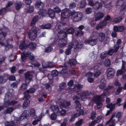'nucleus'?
<instances>
[{
	"label": "nucleus",
	"mask_w": 126,
	"mask_h": 126,
	"mask_svg": "<svg viewBox=\"0 0 126 126\" xmlns=\"http://www.w3.org/2000/svg\"><path fill=\"white\" fill-rule=\"evenodd\" d=\"M91 93L89 92L83 91L82 92L77 94L73 97V99L75 101V103L76 104V108L80 109L81 107V104L80 102L77 100L81 98L83 101H85L87 98L88 96L90 95Z\"/></svg>",
	"instance_id": "1"
},
{
	"label": "nucleus",
	"mask_w": 126,
	"mask_h": 126,
	"mask_svg": "<svg viewBox=\"0 0 126 126\" xmlns=\"http://www.w3.org/2000/svg\"><path fill=\"white\" fill-rule=\"evenodd\" d=\"M71 14L72 19L74 22H78L82 19V14L81 12H76L75 10H73Z\"/></svg>",
	"instance_id": "2"
},
{
	"label": "nucleus",
	"mask_w": 126,
	"mask_h": 126,
	"mask_svg": "<svg viewBox=\"0 0 126 126\" xmlns=\"http://www.w3.org/2000/svg\"><path fill=\"white\" fill-rule=\"evenodd\" d=\"M39 28L36 27L32 29V32H29L28 33L29 38L32 41H33L36 39L37 35L39 34Z\"/></svg>",
	"instance_id": "3"
},
{
	"label": "nucleus",
	"mask_w": 126,
	"mask_h": 126,
	"mask_svg": "<svg viewBox=\"0 0 126 126\" xmlns=\"http://www.w3.org/2000/svg\"><path fill=\"white\" fill-rule=\"evenodd\" d=\"M72 12L69 9L66 8L63 10L61 14V19L64 20L69 17L71 16Z\"/></svg>",
	"instance_id": "4"
},
{
	"label": "nucleus",
	"mask_w": 126,
	"mask_h": 126,
	"mask_svg": "<svg viewBox=\"0 0 126 126\" xmlns=\"http://www.w3.org/2000/svg\"><path fill=\"white\" fill-rule=\"evenodd\" d=\"M97 37L96 36H93L90 37L88 39H86L84 42L85 44H89L92 46L95 45L97 43L98 40Z\"/></svg>",
	"instance_id": "5"
},
{
	"label": "nucleus",
	"mask_w": 126,
	"mask_h": 126,
	"mask_svg": "<svg viewBox=\"0 0 126 126\" xmlns=\"http://www.w3.org/2000/svg\"><path fill=\"white\" fill-rule=\"evenodd\" d=\"M29 114L30 111L29 110H24L20 117L17 118L16 123L19 124H21L22 120H23L24 118H27L29 116Z\"/></svg>",
	"instance_id": "6"
},
{
	"label": "nucleus",
	"mask_w": 126,
	"mask_h": 126,
	"mask_svg": "<svg viewBox=\"0 0 126 126\" xmlns=\"http://www.w3.org/2000/svg\"><path fill=\"white\" fill-rule=\"evenodd\" d=\"M102 98V95H96L93 99V100L97 105V108L99 109H101L102 106V103L101 102Z\"/></svg>",
	"instance_id": "7"
},
{
	"label": "nucleus",
	"mask_w": 126,
	"mask_h": 126,
	"mask_svg": "<svg viewBox=\"0 0 126 126\" xmlns=\"http://www.w3.org/2000/svg\"><path fill=\"white\" fill-rule=\"evenodd\" d=\"M117 5L121 6L120 12L126 11V2L124 0H118L116 3Z\"/></svg>",
	"instance_id": "8"
},
{
	"label": "nucleus",
	"mask_w": 126,
	"mask_h": 126,
	"mask_svg": "<svg viewBox=\"0 0 126 126\" xmlns=\"http://www.w3.org/2000/svg\"><path fill=\"white\" fill-rule=\"evenodd\" d=\"M50 108L53 112L54 113H57L59 112H60L62 115H64L65 113V111L64 110H63V109H61V110H60L59 108L57 105H52L51 107Z\"/></svg>",
	"instance_id": "9"
},
{
	"label": "nucleus",
	"mask_w": 126,
	"mask_h": 126,
	"mask_svg": "<svg viewBox=\"0 0 126 126\" xmlns=\"http://www.w3.org/2000/svg\"><path fill=\"white\" fill-rule=\"evenodd\" d=\"M29 40H25L21 41L19 46V48L21 50H23L28 48Z\"/></svg>",
	"instance_id": "10"
},
{
	"label": "nucleus",
	"mask_w": 126,
	"mask_h": 126,
	"mask_svg": "<svg viewBox=\"0 0 126 126\" xmlns=\"http://www.w3.org/2000/svg\"><path fill=\"white\" fill-rule=\"evenodd\" d=\"M57 104H58L60 105V107L61 109H62L63 108H66L70 106L71 104V102L70 101L63 102L62 103V100L61 99H58L57 101Z\"/></svg>",
	"instance_id": "11"
},
{
	"label": "nucleus",
	"mask_w": 126,
	"mask_h": 126,
	"mask_svg": "<svg viewBox=\"0 0 126 126\" xmlns=\"http://www.w3.org/2000/svg\"><path fill=\"white\" fill-rule=\"evenodd\" d=\"M115 72V70L113 68L110 67L108 68L106 71L108 79H109L112 78Z\"/></svg>",
	"instance_id": "12"
},
{
	"label": "nucleus",
	"mask_w": 126,
	"mask_h": 126,
	"mask_svg": "<svg viewBox=\"0 0 126 126\" xmlns=\"http://www.w3.org/2000/svg\"><path fill=\"white\" fill-rule=\"evenodd\" d=\"M58 28L60 31H63L66 29L67 26V24L64 22H59L57 24Z\"/></svg>",
	"instance_id": "13"
},
{
	"label": "nucleus",
	"mask_w": 126,
	"mask_h": 126,
	"mask_svg": "<svg viewBox=\"0 0 126 126\" xmlns=\"http://www.w3.org/2000/svg\"><path fill=\"white\" fill-rule=\"evenodd\" d=\"M32 75L29 71L27 72L25 74V82L27 83L28 84H29L32 80Z\"/></svg>",
	"instance_id": "14"
},
{
	"label": "nucleus",
	"mask_w": 126,
	"mask_h": 126,
	"mask_svg": "<svg viewBox=\"0 0 126 126\" xmlns=\"http://www.w3.org/2000/svg\"><path fill=\"white\" fill-rule=\"evenodd\" d=\"M35 6L36 9L39 10L43 8L45 4L41 1V0H39L36 1Z\"/></svg>",
	"instance_id": "15"
},
{
	"label": "nucleus",
	"mask_w": 126,
	"mask_h": 126,
	"mask_svg": "<svg viewBox=\"0 0 126 126\" xmlns=\"http://www.w3.org/2000/svg\"><path fill=\"white\" fill-rule=\"evenodd\" d=\"M104 16V14L102 13L99 12L96 13L95 16V20L96 21L99 20Z\"/></svg>",
	"instance_id": "16"
},
{
	"label": "nucleus",
	"mask_w": 126,
	"mask_h": 126,
	"mask_svg": "<svg viewBox=\"0 0 126 126\" xmlns=\"http://www.w3.org/2000/svg\"><path fill=\"white\" fill-rule=\"evenodd\" d=\"M35 91V89L34 88H31L30 90H28L25 92L24 95L25 98H31V96L30 95V93H32Z\"/></svg>",
	"instance_id": "17"
},
{
	"label": "nucleus",
	"mask_w": 126,
	"mask_h": 126,
	"mask_svg": "<svg viewBox=\"0 0 126 126\" xmlns=\"http://www.w3.org/2000/svg\"><path fill=\"white\" fill-rule=\"evenodd\" d=\"M30 98H25V95H24V97L23 98V99L25 100L23 105V107L24 109L26 108L29 105L30 101L29 99Z\"/></svg>",
	"instance_id": "18"
},
{
	"label": "nucleus",
	"mask_w": 126,
	"mask_h": 126,
	"mask_svg": "<svg viewBox=\"0 0 126 126\" xmlns=\"http://www.w3.org/2000/svg\"><path fill=\"white\" fill-rule=\"evenodd\" d=\"M67 41L65 39L61 38L59 40L58 44L61 47H64L66 45Z\"/></svg>",
	"instance_id": "19"
},
{
	"label": "nucleus",
	"mask_w": 126,
	"mask_h": 126,
	"mask_svg": "<svg viewBox=\"0 0 126 126\" xmlns=\"http://www.w3.org/2000/svg\"><path fill=\"white\" fill-rule=\"evenodd\" d=\"M48 15L49 17L51 19H53L56 16L55 12L54 11L53 9H49L48 11Z\"/></svg>",
	"instance_id": "20"
},
{
	"label": "nucleus",
	"mask_w": 126,
	"mask_h": 126,
	"mask_svg": "<svg viewBox=\"0 0 126 126\" xmlns=\"http://www.w3.org/2000/svg\"><path fill=\"white\" fill-rule=\"evenodd\" d=\"M17 103V101L14 100L11 101L10 102L8 100L5 101L4 104L5 106H7L11 105L14 106L16 105Z\"/></svg>",
	"instance_id": "21"
},
{
	"label": "nucleus",
	"mask_w": 126,
	"mask_h": 126,
	"mask_svg": "<svg viewBox=\"0 0 126 126\" xmlns=\"http://www.w3.org/2000/svg\"><path fill=\"white\" fill-rule=\"evenodd\" d=\"M93 6L94 9L96 11L98 10L100 8L102 7V5L101 2L98 1L96 2L94 4Z\"/></svg>",
	"instance_id": "22"
},
{
	"label": "nucleus",
	"mask_w": 126,
	"mask_h": 126,
	"mask_svg": "<svg viewBox=\"0 0 126 126\" xmlns=\"http://www.w3.org/2000/svg\"><path fill=\"white\" fill-rule=\"evenodd\" d=\"M126 71V70L125 68V65L122 64V66L121 69L118 70L117 71V76H119L121 75L122 74L125 73Z\"/></svg>",
	"instance_id": "23"
},
{
	"label": "nucleus",
	"mask_w": 126,
	"mask_h": 126,
	"mask_svg": "<svg viewBox=\"0 0 126 126\" xmlns=\"http://www.w3.org/2000/svg\"><path fill=\"white\" fill-rule=\"evenodd\" d=\"M21 58L22 61H25L26 59V57L29 56V53L28 52L25 51L21 54Z\"/></svg>",
	"instance_id": "24"
},
{
	"label": "nucleus",
	"mask_w": 126,
	"mask_h": 126,
	"mask_svg": "<svg viewBox=\"0 0 126 126\" xmlns=\"http://www.w3.org/2000/svg\"><path fill=\"white\" fill-rule=\"evenodd\" d=\"M37 46L36 44L33 42H30L29 41L28 48H29L32 50H34L35 49Z\"/></svg>",
	"instance_id": "25"
},
{
	"label": "nucleus",
	"mask_w": 126,
	"mask_h": 126,
	"mask_svg": "<svg viewBox=\"0 0 126 126\" xmlns=\"http://www.w3.org/2000/svg\"><path fill=\"white\" fill-rule=\"evenodd\" d=\"M7 32H4L3 29L0 28V40L2 39H5L7 35Z\"/></svg>",
	"instance_id": "26"
},
{
	"label": "nucleus",
	"mask_w": 126,
	"mask_h": 126,
	"mask_svg": "<svg viewBox=\"0 0 126 126\" xmlns=\"http://www.w3.org/2000/svg\"><path fill=\"white\" fill-rule=\"evenodd\" d=\"M94 71L95 72L94 74L95 77H97L101 74V72L100 71V69L98 66H95L94 67Z\"/></svg>",
	"instance_id": "27"
},
{
	"label": "nucleus",
	"mask_w": 126,
	"mask_h": 126,
	"mask_svg": "<svg viewBox=\"0 0 126 126\" xmlns=\"http://www.w3.org/2000/svg\"><path fill=\"white\" fill-rule=\"evenodd\" d=\"M105 37V34L102 32H100L98 35V38L99 40L101 42H103Z\"/></svg>",
	"instance_id": "28"
},
{
	"label": "nucleus",
	"mask_w": 126,
	"mask_h": 126,
	"mask_svg": "<svg viewBox=\"0 0 126 126\" xmlns=\"http://www.w3.org/2000/svg\"><path fill=\"white\" fill-rule=\"evenodd\" d=\"M38 16L37 15L33 17L30 25L31 26H33L38 21Z\"/></svg>",
	"instance_id": "29"
},
{
	"label": "nucleus",
	"mask_w": 126,
	"mask_h": 126,
	"mask_svg": "<svg viewBox=\"0 0 126 126\" xmlns=\"http://www.w3.org/2000/svg\"><path fill=\"white\" fill-rule=\"evenodd\" d=\"M26 12L27 13L31 14L32 13L33 11L34 10V7L33 6H30L27 7L26 9Z\"/></svg>",
	"instance_id": "30"
},
{
	"label": "nucleus",
	"mask_w": 126,
	"mask_h": 126,
	"mask_svg": "<svg viewBox=\"0 0 126 126\" xmlns=\"http://www.w3.org/2000/svg\"><path fill=\"white\" fill-rule=\"evenodd\" d=\"M39 10V13L40 15L43 16H45L47 15V12L46 10L43 8Z\"/></svg>",
	"instance_id": "31"
},
{
	"label": "nucleus",
	"mask_w": 126,
	"mask_h": 126,
	"mask_svg": "<svg viewBox=\"0 0 126 126\" xmlns=\"http://www.w3.org/2000/svg\"><path fill=\"white\" fill-rule=\"evenodd\" d=\"M4 47L5 50L6 51L9 50V48H12L13 47V45L9 44L8 42L6 43V45L5 44Z\"/></svg>",
	"instance_id": "32"
},
{
	"label": "nucleus",
	"mask_w": 126,
	"mask_h": 126,
	"mask_svg": "<svg viewBox=\"0 0 126 126\" xmlns=\"http://www.w3.org/2000/svg\"><path fill=\"white\" fill-rule=\"evenodd\" d=\"M66 32L68 34H73L75 32V30L73 28L70 27L67 29Z\"/></svg>",
	"instance_id": "33"
},
{
	"label": "nucleus",
	"mask_w": 126,
	"mask_h": 126,
	"mask_svg": "<svg viewBox=\"0 0 126 126\" xmlns=\"http://www.w3.org/2000/svg\"><path fill=\"white\" fill-rule=\"evenodd\" d=\"M58 33L60 35V36H62V38L63 39L67 37V34H68L66 32H64L63 31H60Z\"/></svg>",
	"instance_id": "34"
},
{
	"label": "nucleus",
	"mask_w": 126,
	"mask_h": 126,
	"mask_svg": "<svg viewBox=\"0 0 126 126\" xmlns=\"http://www.w3.org/2000/svg\"><path fill=\"white\" fill-rule=\"evenodd\" d=\"M51 25L50 24L47 23L45 25L41 26V28L43 29H49L51 28Z\"/></svg>",
	"instance_id": "35"
},
{
	"label": "nucleus",
	"mask_w": 126,
	"mask_h": 126,
	"mask_svg": "<svg viewBox=\"0 0 126 126\" xmlns=\"http://www.w3.org/2000/svg\"><path fill=\"white\" fill-rule=\"evenodd\" d=\"M12 97V94L11 93H7L5 94V98L9 101L11 99Z\"/></svg>",
	"instance_id": "36"
},
{
	"label": "nucleus",
	"mask_w": 126,
	"mask_h": 126,
	"mask_svg": "<svg viewBox=\"0 0 126 126\" xmlns=\"http://www.w3.org/2000/svg\"><path fill=\"white\" fill-rule=\"evenodd\" d=\"M86 0H81L80 1V7L81 8H83L86 6Z\"/></svg>",
	"instance_id": "37"
},
{
	"label": "nucleus",
	"mask_w": 126,
	"mask_h": 126,
	"mask_svg": "<svg viewBox=\"0 0 126 126\" xmlns=\"http://www.w3.org/2000/svg\"><path fill=\"white\" fill-rule=\"evenodd\" d=\"M77 61L76 60L74 59H71L69 60V63L71 66H74L77 64Z\"/></svg>",
	"instance_id": "38"
},
{
	"label": "nucleus",
	"mask_w": 126,
	"mask_h": 126,
	"mask_svg": "<svg viewBox=\"0 0 126 126\" xmlns=\"http://www.w3.org/2000/svg\"><path fill=\"white\" fill-rule=\"evenodd\" d=\"M115 106V104H113L111 103H110L108 104L106 106V107L108 108H110V110L111 111H112L113 110Z\"/></svg>",
	"instance_id": "39"
},
{
	"label": "nucleus",
	"mask_w": 126,
	"mask_h": 126,
	"mask_svg": "<svg viewBox=\"0 0 126 126\" xmlns=\"http://www.w3.org/2000/svg\"><path fill=\"white\" fill-rule=\"evenodd\" d=\"M14 110V108L11 107H9L6 110L4 111V112L6 114L11 113Z\"/></svg>",
	"instance_id": "40"
},
{
	"label": "nucleus",
	"mask_w": 126,
	"mask_h": 126,
	"mask_svg": "<svg viewBox=\"0 0 126 126\" xmlns=\"http://www.w3.org/2000/svg\"><path fill=\"white\" fill-rule=\"evenodd\" d=\"M110 61L109 59H106L104 63V64L105 66L107 67H108L110 65Z\"/></svg>",
	"instance_id": "41"
},
{
	"label": "nucleus",
	"mask_w": 126,
	"mask_h": 126,
	"mask_svg": "<svg viewBox=\"0 0 126 126\" xmlns=\"http://www.w3.org/2000/svg\"><path fill=\"white\" fill-rule=\"evenodd\" d=\"M53 10L54 11L55 13H59L61 12V9L59 8V6H55L53 8Z\"/></svg>",
	"instance_id": "42"
},
{
	"label": "nucleus",
	"mask_w": 126,
	"mask_h": 126,
	"mask_svg": "<svg viewBox=\"0 0 126 126\" xmlns=\"http://www.w3.org/2000/svg\"><path fill=\"white\" fill-rule=\"evenodd\" d=\"M59 72L56 70H53L51 72V74L53 77H55L57 76Z\"/></svg>",
	"instance_id": "43"
},
{
	"label": "nucleus",
	"mask_w": 126,
	"mask_h": 126,
	"mask_svg": "<svg viewBox=\"0 0 126 126\" xmlns=\"http://www.w3.org/2000/svg\"><path fill=\"white\" fill-rule=\"evenodd\" d=\"M28 84L26 82L25 83H22L21 86V89L23 90L26 89L28 87L27 84Z\"/></svg>",
	"instance_id": "44"
},
{
	"label": "nucleus",
	"mask_w": 126,
	"mask_h": 126,
	"mask_svg": "<svg viewBox=\"0 0 126 126\" xmlns=\"http://www.w3.org/2000/svg\"><path fill=\"white\" fill-rule=\"evenodd\" d=\"M93 11L92 8L90 7L86 8L85 10V12L86 14H89L91 13Z\"/></svg>",
	"instance_id": "45"
},
{
	"label": "nucleus",
	"mask_w": 126,
	"mask_h": 126,
	"mask_svg": "<svg viewBox=\"0 0 126 126\" xmlns=\"http://www.w3.org/2000/svg\"><path fill=\"white\" fill-rule=\"evenodd\" d=\"M96 113L95 112H93L91 114V115L90 117V118L93 120H94L96 117Z\"/></svg>",
	"instance_id": "46"
},
{
	"label": "nucleus",
	"mask_w": 126,
	"mask_h": 126,
	"mask_svg": "<svg viewBox=\"0 0 126 126\" xmlns=\"http://www.w3.org/2000/svg\"><path fill=\"white\" fill-rule=\"evenodd\" d=\"M107 54L106 52H103L102 53L100 54V58L101 59H104L107 56Z\"/></svg>",
	"instance_id": "47"
},
{
	"label": "nucleus",
	"mask_w": 126,
	"mask_h": 126,
	"mask_svg": "<svg viewBox=\"0 0 126 126\" xmlns=\"http://www.w3.org/2000/svg\"><path fill=\"white\" fill-rule=\"evenodd\" d=\"M22 5L21 2L17 3L16 5V9L17 10H19Z\"/></svg>",
	"instance_id": "48"
},
{
	"label": "nucleus",
	"mask_w": 126,
	"mask_h": 126,
	"mask_svg": "<svg viewBox=\"0 0 126 126\" xmlns=\"http://www.w3.org/2000/svg\"><path fill=\"white\" fill-rule=\"evenodd\" d=\"M7 12L6 8H3L0 10V14H4L6 13Z\"/></svg>",
	"instance_id": "49"
},
{
	"label": "nucleus",
	"mask_w": 126,
	"mask_h": 126,
	"mask_svg": "<svg viewBox=\"0 0 126 126\" xmlns=\"http://www.w3.org/2000/svg\"><path fill=\"white\" fill-rule=\"evenodd\" d=\"M55 113H54L52 114L51 116H50V119L51 120H55L57 118V115Z\"/></svg>",
	"instance_id": "50"
},
{
	"label": "nucleus",
	"mask_w": 126,
	"mask_h": 126,
	"mask_svg": "<svg viewBox=\"0 0 126 126\" xmlns=\"http://www.w3.org/2000/svg\"><path fill=\"white\" fill-rule=\"evenodd\" d=\"M76 6V3L74 2H73L70 3L69 6V8L70 9H73L75 8Z\"/></svg>",
	"instance_id": "51"
},
{
	"label": "nucleus",
	"mask_w": 126,
	"mask_h": 126,
	"mask_svg": "<svg viewBox=\"0 0 126 126\" xmlns=\"http://www.w3.org/2000/svg\"><path fill=\"white\" fill-rule=\"evenodd\" d=\"M83 119H81L79 120L76 123V125L77 126H81L83 123Z\"/></svg>",
	"instance_id": "52"
},
{
	"label": "nucleus",
	"mask_w": 126,
	"mask_h": 126,
	"mask_svg": "<svg viewBox=\"0 0 126 126\" xmlns=\"http://www.w3.org/2000/svg\"><path fill=\"white\" fill-rule=\"evenodd\" d=\"M102 118V116H98L97 117L96 120H94L96 124L99 123Z\"/></svg>",
	"instance_id": "53"
},
{
	"label": "nucleus",
	"mask_w": 126,
	"mask_h": 126,
	"mask_svg": "<svg viewBox=\"0 0 126 126\" xmlns=\"http://www.w3.org/2000/svg\"><path fill=\"white\" fill-rule=\"evenodd\" d=\"M52 49V46H49L46 48L45 49V51L46 52L48 53L51 51Z\"/></svg>",
	"instance_id": "54"
},
{
	"label": "nucleus",
	"mask_w": 126,
	"mask_h": 126,
	"mask_svg": "<svg viewBox=\"0 0 126 126\" xmlns=\"http://www.w3.org/2000/svg\"><path fill=\"white\" fill-rule=\"evenodd\" d=\"M30 115L31 116L34 117L35 115V110L33 108H32L30 110Z\"/></svg>",
	"instance_id": "55"
},
{
	"label": "nucleus",
	"mask_w": 126,
	"mask_h": 126,
	"mask_svg": "<svg viewBox=\"0 0 126 126\" xmlns=\"http://www.w3.org/2000/svg\"><path fill=\"white\" fill-rule=\"evenodd\" d=\"M123 87H119L117 89L116 93V94L118 95L122 91Z\"/></svg>",
	"instance_id": "56"
},
{
	"label": "nucleus",
	"mask_w": 126,
	"mask_h": 126,
	"mask_svg": "<svg viewBox=\"0 0 126 126\" xmlns=\"http://www.w3.org/2000/svg\"><path fill=\"white\" fill-rule=\"evenodd\" d=\"M114 52V51L113 49H110L107 53V55H112Z\"/></svg>",
	"instance_id": "57"
},
{
	"label": "nucleus",
	"mask_w": 126,
	"mask_h": 126,
	"mask_svg": "<svg viewBox=\"0 0 126 126\" xmlns=\"http://www.w3.org/2000/svg\"><path fill=\"white\" fill-rule=\"evenodd\" d=\"M76 109L78 111H79V114L80 116V115H83L84 114V112L83 110H81V108L80 109H79V108H76Z\"/></svg>",
	"instance_id": "58"
},
{
	"label": "nucleus",
	"mask_w": 126,
	"mask_h": 126,
	"mask_svg": "<svg viewBox=\"0 0 126 126\" xmlns=\"http://www.w3.org/2000/svg\"><path fill=\"white\" fill-rule=\"evenodd\" d=\"M66 86L65 82H62L60 85V88L61 89H63Z\"/></svg>",
	"instance_id": "59"
},
{
	"label": "nucleus",
	"mask_w": 126,
	"mask_h": 126,
	"mask_svg": "<svg viewBox=\"0 0 126 126\" xmlns=\"http://www.w3.org/2000/svg\"><path fill=\"white\" fill-rule=\"evenodd\" d=\"M109 92L104 91L103 93L101 95H102V96H107L109 95Z\"/></svg>",
	"instance_id": "60"
},
{
	"label": "nucleus",
	"mask_w": 126,
	"mask_h": 126,
	"mask_svg": "<svg viewBox=\"0 0 126 126\" xmlns=\"http://www.w3.org/2000/svg\"><path fill=\"white\" fill-rule=\"evenodd\" d=\"M46 88L49 91H50L51 90L52 86H50L49 83L46 84Z\"/></svg>",
	"instance_id": "61"
},
{
	"label": "nucleus",
	"mask_w": 126,
	"mask_h": 126,
	"mask_svg": "<svg viewBox=\"0 0 126 126\" xmlns=\"http://www.w3.org/2000/svg\"><path fill=\"white\" fill-rule=\"evenodd\" d=\"M107 21L104 19L100 23V25L102 27L106 26L107 24Z\"/></svg>",
	"instance_id": "62"
},
{
	"label": "nucleus",
	"mask_w": 126,
	"mask_h": 126,
	"mask_svg": "<svg viewBox=\"0 0 126 126\" xmlns=\"http://www.w3.org/2000/svg\"><path fill=\"white\" fill-rule=\"evenodd\" d=\"M84 32L81 31H78L77 33V36H81L84 34Z\"/></svg>",
	"instance_id": "63"
},
{
	"label": "nucleus",
	"mask_w": 126,
	"mask_h": 126,
	"mask_svg": "<svg viewBox=\"0 0 126 126\" xmlns=\"http://www.w3.org/2000/svg\"><path fill=\"white\" fill-rule=\"evenodd\" d=\"M119 32H123L125 30V28L123 26H118Z\"/></svg>",
	"instance_id": "64"
}]
</instances>
